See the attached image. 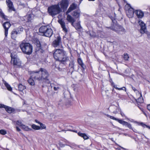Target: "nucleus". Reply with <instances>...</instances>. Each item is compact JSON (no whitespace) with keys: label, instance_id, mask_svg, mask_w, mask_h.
I'll list each match as a JSON object with an SVG mask.
<instances>
[{"label":"nucleus","instance_id":"1","mask_svg":"<svg viewBox=\"0 0 150 150\" xmlns=\"http://www.w3.org/2000/svg\"><path fill=\"white\" fill-rule=\"evenodd\" d=\"M31 77L28 80V83L31 85L35 84L34 81L33 79L38 81L44 82L47 84L50 83L48 79L49 74L45 69L41 68L38 71H32L30 74Z\"/></svg>","mask_w":150,"mask_h":150},{"label":"nucleus","instance_id":"2","mask_svg":"<svg viewBox=\"0 0 150 150\" xmlns=\"http://www.w3.org/2000/svg\"><path fill=\"white\" fill-rule=\"evenodd\" d=\"M20 47L25 54L30 55L32 52L33 47L29 43L22 42L20 45Z\"/></svg>","mask_w":150,"mask_h":150},{"label":"nucleus","instance_id":"3","mask_svg":"<svg viewBox=\"0 0 150 150\" xmlns=\"http://www.w3.org/2000/svg\"><path fill=\"white\" fill-rule=\"evenodd\" d=\"M112 21L113 24L108 28L118 34H123L125 32V30L122 26L115 23L116 21L115 19L112 20Z\"/></svg>","mask_w":150,"mask_h":150},{"label":"nucleus","instance_id":"4","mask_svg":"<svg viewBox=\"0 0 150 150\" xmlns=\"http://www.w3.org/2000/svg\"><path fill=\"white\" fill-rule=\"evenodd\" d=\"M39 32L42 35L47 37H50L53 34L52 30L48 26H43L39 29Z\"/></svg>","mask_w":150,"mask_h":150},{"label":"nucleus","instance_id":"5","mask_svg":"<svg viewBox=\"0 0 150 150\" xmlns=\"http://www.w3.org/2000/svg\"><path fill=\"white\" fill-rule=\"evenodd\" d=\"M48 11L49 14L53 17L61 12V8L57 4L53 5L49 7Z\"/></svg>","mask_w":150,"mask_h":150},{"label":"nucleus","instance_id":"6","mask_svg":"<svg viewBox=\"0 0 150 150\" xmlns=\"http://www.w3.org/2000/svg\"><path fill=\"white\" fill-rule=\"evenodd\" d=\"M65 52L63 50L59 49L54 50L53 56L56 61H58L63 55H64Z\"/></svg>","mask_w":150,"mask_h":150},{"label":"nucleus","instance_id":"7","mask_svg":"<svg viewBox=\"0 0 150 150\" xmlns=\"http://www.w3.org/2000/svg\"><path fill=\"white\" fill-rule=\"evenodd\" d=\"M138 23L141 27L140 30V33L142 34L145 33L147 34L149 37L150 38V35L147 32L145 24L142 21L140 20L139 21Z\"/></svg>","mask_w":150,"mask_h":150},{"label":"nucleus","instance_id":"8","mask_svg":"<svg viewBox=\"0 0 150 150\" xmlns=\"http://www.w3.org/2000/svg\"><path fill=\"white\" fill-rule=\"evenodd\" d=\"M11 62L13 63L14 65L17 67H19L21 65V61L17 58V55L11 53Z\"/></svg>","mask_w":150,"mask_h":150},{"label":"nucleus","instance_id":"9","mask_svg":"<svg viewBox=\"0 0 150 150\" xmlns=\"http://www.w3.org/2000/svg\"><path fill=\"white\" fill-rule=\"evenodd\" d=\"M61 8V11L62 10L63 11L66 10L68 6V2L67 0H62L59 3L57 4Z\"/></svg>","mask_w":150,"mask_h":150},{"label":"nucleus","instance_id":"10","mask_svg":"<svg viewBox=\"0 0 150 150\" xmlns=\"http://www.w3.org/2000/svg\"><path fill=\"white\" fill-rule=\"evenodd\" d=\"M127 7L128 8V10L126 11L127 16L129 18L133 17L134 13L133 9L131 7L130 4H127L125 6V8L126 9Z\"/></svg>","mask_w":150,"mask_h":150},{"label":"nucleus","instance_id":"11","mask_svg":"<svg viewBox=\"0 0 150 150\" xmlns=\"http://www.w3.org/2000/svg\"><path fill=\"white\" fill-rule=\"evenodd\" d=\"M6 2L8 8V11L9 12H11L12 11H15V9L13 6L12 2L10 0H6Z\"/></svg>","mask_w":150,"mask_h":150},{"label":"nucleus","instance_id":"12","mask_svg":"<svg viewBox=\"0 0 150 150\" xmlns=\"http://www.w3.org/2000/svg\"><path fill=\"white\" fill-rule=\"evenodd\" d=\"M11 25L10 23L8 22H6L3 24V26L5 30V37H7V36L8 29Z\"/></svg>","mask_w":150,"mask_h":150},{"label":"nucleus","instance_id":"13","mask_svg":"<svg viewBox=\"0 0 150 150\" xmlns=\"http://www.w3.org/2000/svg\"><path fill=\"white\" fill-rule=\"evenodd\" d=\"M69 60V57L67 56L66 52H65V53H64V55L60 58L58 61L63 64H65L66 62L68 61Z\"/></svg>","mask_w":150,"mask_h":150},{"label":"nucleus","instance_id":"14","mask_svg":"<svg viewBox=\"0 0 150 150\" xmlns=\"http://www.w3.org/2000/svg\"><path fill=\"white\" fill-rule=\"evenodd\" d=\"M58 22L60 24L63 30L66 33L68 32V30L66 26L64 21L62 19H60L58 21Z\"/></svg>","mask_w":150,"mask_h":150},{"label":"nucleus","instance_id":"15","mask_svg":"<svg viewBox=\"0 0 150 150\" xmlns=\"http://www.w3.org/2000/svg\"><path fill=\"white\" fill-rule=\"evenodd\" d=\"M61 43V38L60 36H58L53 42L52 45L54 47H56L60 45Z\"/></svg>","mask_w":150,"mask_h":150},{"label":"nucleus","instance_id":"16","mask_svg":"<svg viewBox=\"0 0 150 150\" xmlns=\"http://www.w3.org/2000/svg\"><path fill=\"white\" fill-rule=\"evenodd\" d=\"M4 108L9 113H11L14 111V109L10 107L5 105L4 104H0V108Z\"/></svg>","mask_w":150,"mask_h":150},{"label":"nucleus","instance_id":"17","mask_svg":"<svg viewBox=\"0 0 150 150\" xmlns=\"http://www.w3.org/2000/svg\"><path fill=\"white\" fill-rule=\"evenodd\" d=\"M77 7V5L75 3L72 4L69 7L67 11L66 12V14H68L72 11L75 9Z\"/></svg>","mask_w":150,"mask_h":150},{"label":"nucleus","instance_id":"18","mask_svg":"<svg viewBox=\"0 0 150 150\" xmlns=\"http://www.w3.org/2000/svg\"><path fill=\"white\" fill-rule=\"evenodd\" d=\"M67 20L68 21L71 23V25H73V24L75 22V20L74 18L69 14H67Z\"/></svg>","mask_w":150,"mask_h":150},{"label":"nucleus","instance_id":"19","mask_svg":"<svg viewBox=\"0 0 150 150\" xmlns=\"http://www.w3.org/2000/svg\"><path fill=\"white\" fill-rule=\"evenodd\" d=\"M134 13L138 18H142L144 16V13L140 10H136L134 12Z\"/></svg>","mask_w":150,"mask_h":150},{"label":"nucleus","instance_id":"20","mask_svg":"<svg viewBox=\"0 0 150 150\" xmlns=\"http://www.w3.org/2000/svg\"><path fill=\"white\" fill-rule=\"evenodd\" d=\"M19 32L15 29H14L11 32V38L13 39H15L17 37Z\"/></svg>","mask_w":150,"mask_h":150},{"label":"nucleus","instance_id":"21","mask_svg":"<svg viewBox=\"0 0 150 150\" xmlns=\"http://www.w3.org/2000/svg\"><path fill=\"white\" fill-rule=\"evenodd\" d=\"M80 11L79 10L75 11L73 12L72 15L75 18H79L80 16Z\"/></svg>","mask_w":150,"mask_h":150},{"label":"nucleus","instance_id":"22","mask_svg":"<svg viewBox=\"0 0 150 150\" xmlns=\"http://www.w3.org/2000/svg\"><path fill=\"white\" fill-rule=\"evenodd\" d=\"M78 134L79 136L83 138V139L85 140L88 139V137L85 133H82L80 132H79L78 133Z\"/></svg>","mask_w":150,"mask_h":150},{"label":"nucleus","instance_id":"23","mask_svg":"<svg viewBox=\"0 0 150 150\" xmlns=\"http://www.w3.org/2000/svg\"><path fill=\"white\" fill-rule=\"evenodd\" d=\"M33 16L32 14H29L25 16V17L27 19V21L28 22H31L33 19Z\"/></svg>","mask_w":150,"mask_h":150},{"label":"nucleus","instance_id":"24","mask_svg":"<svg viewBox=\"0 0 150 150\" xmlns=\"http://www.w3.org/2000/svg\"><path fill=\"white\" fill-rule=\"evenodd\" d=\"M78 64L83 69H84L85 68V66L83 63L82 59L81 58H79L78 60Z\"/></svg>","mask_w":150,"mask_h":150},{"label":"nucleus","instance_id":"25","mask_svg":"<svg viewBox=\"0 0 150 150\" xmlns=\"http://www.w3.org/2000/svg\"><path fill=\"white\" fill-rule=\"evenodd\" d=\"M73 26H74L77 30H79L82 28V27L80 24V21L79 22L78 21V23H76L75 25L73 24Z\"/></svg>","mask_w":150,"mask_h":150},{"label":"nucleus","instance_id":"26","mask_svg":"<svg viewBox=\"0 0 150 150\" xmlns=\"http://www.w3.org/2000/svg\"><path fill=\"white\" fill-rule=\"evenodd\" d=\"M3 83L4 84V85L7 88V89L9 91H11L12 90V88L11 87L10 85H9L7 83H6V82L4 80H3Z\"/></svg>","mask_w":150,"mask_h":150},{"label":"nucleus","instance_id":"27","mask_svg":"<svg viewBox=\"0 0 150 150\" xmlns=\"http://www.w3.org/2000/svg\"><path fill=\"white\" fill-rule=\"evenodd\" d=\"M18 90L22 91L26 88L25 86L22 85L21 83L19 84L18 86Z\"/></svg>","mask_w":150,"mask_h":150},{"label":"nucleus","instance_id":"28","mask_svg":"<svg viewBox=\"0 0 150 150\" xmlns=\"http://www.w3.org/2000/svg\"><path fill=\"white\" fill-rule=\"evenodd\" d=\"M21 128L22 129L26 131H30L32 130L31 128H29L28 126H26L24 125H22Z\"/></svg>","mask_w":150,"mask_h":150},{"label":"nucleus","instance_id":"29","mask_svg":"<svg viewBox=\"0 0 150 150\" xmlns=\"http://www.w3.org/2000/svg\"><path fill=\"white\" fill-rule=\"evenodd\" d=\"M114 120L117 121L119 123L122 124L124 125H125V124L126 122V121H123L122 120L118 119L117 118H116L115 117V119H114Z\"/></svg>","mask_w":150,"mask_h":150},{"label":"nucleus","instance_id":"30","mask_svg":"<svg viewBox=\"0 0 150 150\" xmlns=\"http://www.w3.org/2000/svg\"><path fill=\"white\" fill-rule=\"evenodd\" d=\"M74 63L73 61H71L70 62L69 64V66L72 69V71H74Z\"/></svg>","mask_w":150,"mask_h":150},{"label":"nucleus","instance_id":"31","mask_svg":"<svg viewBox=\"0 0 150 150\" xmlns=\"http://www.w3.org/2000/svg\"><path fill=\"white\" fill-rule=\"evenodd\" d=\"M32 128L35 130H39L41 128L40 127L36 125L35 124H33L32 125Z\"/></svg>","mask_w":150,"mask_h":150},{"label":"nucleus","instance_id":"32","mask_svg":"<svg viewBox=\"0 0 150 150\" xmlns=\"http://www.w3.org/2000/svg\"><path fill=\"white\" fill-rule=\"evenodd\" d=\"M0 16L2 18H4L5 20H6L7 18L6 16H5L4 13H3L1 9H0Z\"/></svg>","mask_w":150,"mask_h":150},{"label":"nucleus","instance_id":"33","mask_svg":"<svg viewBox=\"0 0 150 150\" xmlns=\"http://www.w3.org/2000/svg\"><path fill=\"white\" fill-rule=\"evenodd\" d=\"M114 87L115 89L119 90H123L125 91H126V88L125 87H123L121 88H118L117 87V86L114 85Z\"/></svg>","mask_w":150,"mask_h":150},{"label":"nucleus","instance_id":"34","mask_svg":"<svg viewBox=\"0 0 150 150\" xmlns=\"http://www.w3.org/2000/svg\"><path fill=\"white\" fill-rule=\"evenodd\" d=\"M23 30V28L21 26H20L17 28V32H18V34L22 32Z\"/></svg>","mask_w":150,"mask_h":150},{"label":"nucleus","instance_id":"35","mask_svg":"<svg viewBox=\"0 0 150 150\" xmlns=\"http://www.w3.org/2000/svg\"><path fill=\"white\" fill-rule=\"evenodd\" d=\"M16 124L21 127H22V125H23V124L22 123L21 121L20 120H18L17 121Z\"/></svg>","mask_w":150,"mask_h":150},{"label":"nucleus","instance_id":"36","mask_svg":"<svg viewBox=\"0 0 150 150\" xmlns=\"http://www.w3.org/2000/svg\"><path fill=\"white\" fill-rule=\"evenodd\" d=\"M124 125L127 126V127H128L130 129H132L131 125L130 123L126 122Z\"/></svg>","mask_w":150,"mask_h":150},{"label":"nucleus","instance_id":"37","mask_svg":"<svg viewBox=\"0 0 150 150\" xmlns=\"http://www.w3.org/2000/svg\"><path fill=\"white\" fill-rule=\"evenodd\" d=\"M137 101L140 103H142L143 102V100L141 94H140V97L137 99Z\"/></svg>","mask_w":150,"mask_h":150},{"label":"nucleus","instance_id":"38","mask_svg":"<svg viewBox=\"0 0 150 150\" xmlns=\"http://www.w3.org/2000/svg\"><path fill=\"white\" fill-rule=\"evenodd\" d=\"M60 85L58 84L55 85V86L54 87V89L55 91H57L60 88Z\"/></svg>","mask_w":150,"mask_h":150},{"label":"nucleus","instance_id":"39","mask_svg":"<svg viewBox=\"0 0 150 150\" xmlns=\"http://www.w3.org/2000/svg\"><path fill=\"white\" fill-rule=\"evenodd\" d=\"M124 59H125V60H128V59H129V55L128 54H124Z\"/></svg>","mask_w":150,"mask_h":150},{"label":"nucleus","instance_id":"40","mask_svg":"<svg viewBox=\"0 0 150 150\" xmlns=\"http://www.w3.org/2000/svg\"><path fill=\"white\" fill-rule=\"evenodd\" d=\"M0 133L2 135H5L6 134V130L4 129L0 130Z\"/></svg>","mask_w":150,"mask_h":150},{"label":"nucleus","instance_id":"41","mask_svg":"<svg viewBox=\"0 0 150 150\" xmlns=\"http://www.w3.org/2000/svg\"><path fill=\"white\" fill-rule=\"evenodd\" d=\"M105 115L107 117L110 118V119H112L114 120V119H115V117H114L113 116H110V115H108V114H105Z\"/></svg>","mask_w":150,"mask_h":150},{"label":"nucleus","instance_id":"42","mask_svg":"<svg viewBox=\"0 0 150 150\" xmlns=\"http://www.w3.org/2000/svg\"><path fill=\"white\" fill-rule=\"evenodd\" d=\"M40 127H42V129H45L46 128V126H45V125L43 124L42 123L40 124Z\"/></svg>","mask_w":150,"mask_h":150},{"label":"nucleus","instance_id":"43","mask_svg":"<svg viewBox=\"0 0 150 150\" xmlns=\"http://www.w3.org/2000/svg\"><path fill=\"white\" fill-rule=\"evenodd\" d=\"M141 124L143 125V126H145L146 127L148 128L149 129H150V126H149L148 125H145L144 124H143V123H141Z\"/></svg>","mask_w":150,"mask_h":150},{"label":"nucleus","instance_id":"44","mask_svg":"<svg viewBox=\"0 0 150 150\" xmlns=\"http://www.w3.org/2000/svg\"><path fill=\"white\" fill-rule=\"evenodd\" d=\"M16 129L17 131L20 132L21 131V129L18 127H16Z\"/></svg>","mask_w":150,"mask_h":150},{"label":"nucleus","instance_id":"45","mask_svg":"<svg viewBox=\"0 0 150 150\" xmlns=\"http://www.w3.org/2000/svg\"><path fill=\"white\" fill-rule=\"evenodd\" d=\"M132 88L134 91H137V90L136 89V88L132 86Z\"/></svg>","mask_w":150,"mask_h":150},{"label":"nucleus","instance_id":"46","mask_svg":"<svg viewBox=\"0 0 150 150\" xmlns=\"http://www.w3.org/2000/svg\"><path fill=\"white\" fill-rule=\"evenodd\" d=\"M35 121L36 122L38 123V124H39L40 125V124H41V123L40 122L38 121L37 120H35Z\"/></svg>","mask_w":150,"mask_h":150},{"label":"nucleus","instance_id":"47","mask_svg":"<svg viewBox=\"0 0 150 150\" xmlns=\"http://www.w3.org/2000/svg\"><path fill=\"white\" fill-rule=\"evenodd\" d=\"M147 109L150 111V105H149L147 106Z\"/></svg>","mask_w":150,"mask_h":150},{"label":"nucleus","instance_id":"48","mask_svg":"<svg viewBox=\"0 0 150 150\" xmlns=\"http://www.w3.org/2000/svg\"><path fill=\"white\" fill-rule=\"evenodd\" d=\"M59 145H60V146L61 147L65 146V145L64 144H62L60 143Z\"/></svg>","mask_w":150,"mask_h":150},{"label":"nucleus","instance_id":"49","mask_svg":"<svg viewBox=\"0 0 150 150\" xmlns=\"http://www.w3.org/2000/svg\"><path fill=\"white\" fill-rule=\"evenodd\" d=\"M120 114L123 117L125 116V114L122 112H120Z\"/></svg>","mask_w":150,"mask_h":150},{"label":"nucleus","instance_id":"50","mask_svg":"<svg viewBox=\"0 0 150 150\" xmlns=\"http://www.w3.org/2000/svg\"><path fill=\"white\" fill-rule=\"evenodd\" d=\"M143 112V113L145 115H146V114L143 111V109L142 108L140 109Z\"/></svg>","mask_w":150,"mask_h":150},{"label":"nucleus","instance_id":"51","mask_svg":"<svg viewBox=\"0 0 150 150\" xmlns=\"http://www.w3.org/2000/svg\"><path fill=\"white\" fill-rule=\"evenodd\" d=\"M120 147H121V148L123 149H124L125 150H128L127 149H125V148H124L123 147H121L120 146Z\"/></svg>","mask_w":150,"mask_h":150},{"label":"nucleus","instance_id":"52","mask_svg":"<svg viewBox=\"0 0 150 150\" xmlns=\"http://www.w3.org/2000/svg\"><path fill=\"white\" fill-rule=\"evenodd\" d=\"M111 84H112V85L114 87V86L115 85H114L113 82Z\"/></svg>","mask_w":150,"mask_h":150},{"label":"nucleus","instance_id":"53","mask_svg":"<svg viewBox=\"0 0 150 150\" xmlns=\"http://www.w3.org/2000/svg\"><path fill=\"white\" fill-rule=\"evenodd\" d=\"M73 146L75 147H76V146H78V147H79V146H77L75 144H74V145H73Z\"/></svg>","mask_w":150,"mask_h":150},{"label":"nucleus","instance_id":"54","mask_svg":"<svg viewBox=\"0 0 150 150\" xmlns=\"http://www.w3.org/2000/svg\"><path fill=\"white\" fill-rule=\"evenodd\" d=\"M89 1H95V0H88Z\"/></svg>","mask_w":150,"mask_h":150},{"label":"nucleus","instance_id":"55","mask_svg":"<svg viewBox=\"0 0 150 150\" xmlns=\"http://www.w3.org/2000/svg\"><path fill=\"white\" fill-rule=\"evenodd\" d=\"M113 113L116 114V112H113Z\"/></svg>","mask_w":150,"mask_h":150},{"label":"nucleus","instance_id":"56","mask_svg":"<svg viewBox=\"0 0 150 150\" xmlns=\"http://www.w3.org/2000/svg\"><path fill=\"white\" fill-rule=\"evenodd\" d=\"M134 131V132H136V130H135V131Z\"/></svg>","mask_w":150,"mask_h":150},{"label":"nucleus","instance_id":"57","mask_svg":"<svg viewBox=\"0 0 150 150\" xmlns=\"http://www.w3.org/2000/svg\"><path fill=\"white\" fill-rule=\"evenodd\" d=\"M134 131V132H136V130H135V131Z\"/></svg>","mask_w":150,"mask_h":150},{"label":"nucleus","instance_id":"58","mask_svg":"<svg viewBox=\"0 0 150 150\" xmlns=\"http://www.w3.org/2000/svg\"><path fill=\"white\" fill-rule=\"evenodd\" d=\"M83 0H80V2L81 1Z\"/></svg>","mask_w":150,"mask_h":150},{"label":"nucleus","instance_id":"59","mask_svg":"<svg viewBox=\"0 0 150 150\" xmlns=\"http://www.w3.org/2000/svg\"><path fill=\"white\" fill-rule=\"evenodd\" d=\"M70 147H71V148L72 147V146H70Z\"/></svg>","mask_w":150,"mask_h":150},{"label":"nucleus","instance_id":"60","mask_svg":"<svg viewBox=\"0 0 150 150\" xmlns=\"http://www.w3.org/2000/svg\"><path fill=\"white\" fill-rule=\"evenodd\" d=\"M90 35H91V36H92L91 34H90Z\"/></svg>","mask_w":150,"mask_h":150},{"label":"nucleus","instance_id":"61","mask_svg":"<svg viewBox=\"0 0 150 150\" xmlns=\"http://www.w3.org/2000/svg\"><path fill=\"white\" fill-rule=\"evenodd\" d=\"M145 138L147 139L146 137H145Z\"/></svg>","mask_w":150,"mask_h":150}]
</instances>
